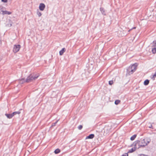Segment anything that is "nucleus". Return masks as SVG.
Instances as JSON below:
<instances>
[{"instance_id":"obj_27","label":"nucleus","mask_w":156,"mask_h":156,"mask_svg":"<svg viewBox=\"0 0 156 156\" xmlns=\"http://www.w3.org/2000/svg\"><path fill=\"white\" fill-rule=\"evenodd\" d=\"M57 121L56 122H55V124H56V123H57Z\"/></svg>"},{"instance_id":"obj_12","label":"nucleus","mask_w":156,"mask_h":156,"mask_svg":"<svg viewBox=\"0 0 156 156\" xmlns=\"http://www.w3.org/2000/svg\"><path fill=\"white\" fill-rule=\"evenodd\" d=\"M149 80H145L144 82V85H148L149 83Z\"/></svg>"},{"instance_id":"obj_26","label":"nucleus","mask_w":156,"mask_h":156,"mask_svg":"<svg viewBox=\"0 0 156 156\" xmlns=\"http://www.w3.org/2000/svg\"><path fill=\"white\" fill-rule=\"evenodd\" d=\"M140 156H146V155L143 154H142L140 155Z\"/></svg>"},{"instance_id":"obj_19","label":"nucleus","mask_w":156,"mask_h":156,"mask_svg":"<svg viewBox=\"0 0 156 156\" xmlns=\"http://www.w3.org/2000/svg\"><path fill=\"white\" fill-rule=\"evenodd\" d=\"M82 128H83V126H82L81 125H80L78 126V129L79 130H81Z\"/></svg>"},{"instance_id":"obj_24","label":"nucleus","mask_w":156,"mask_h":156,"mask_svg":"<svg viewBox=\"0 0 156 156\" xmlns=\"http://www.w3.org/2000/svg\"><path fill=\"white\" fill-rule=\"evenodd\" d=\"M156 77V72L153 75V77Z\"/></svg>"},{"instance_id":"obj_2","label":"nucleus","mask_w":156,"mask_h":156,"mask_svg":"<svg viewBox=\"0 0 156 156\" xmlns=\"http://www.w3.org/2000/svg\"><path fill=\"white\" fill-rule=\"evenodd\" d=\"M138 64L137 63L133 64L129 67L128 69V73L129 75L132 74L137 69Z\"/></svg>"},{"instance_id":"obj_9","label":"nucleus","mask_w":156,"mask_h":156,"mask_svg":"<svg viewBox=\"0 0 156 156\" xmlns=\"http://www.w3.org/2000/svg\"><path fill=\"white\" fill-rule=\"evenodd\" d=\"M66 49L65 48H63L61 50L59 51V54L60 55H63V53L65 51Z\"/></svg>"},{"instance_id":"obj_15","label":"nucleus","mask_w":156,"mask_h":156,"mask_svg":"<svg viewBox=\"0 0 156 156\" xmlns=\"http://www.w3.org/2000/svg\"><path fill=\"white\" fill-rule=\"evenodd\" d=\"M136 150V149L134 147V148H132L131 149V150L129 151L128 153H132L135 151Z\"/></svg>"},{"instance_id":"obj_7","label":"nucleus","mask_w":156,"mask_h":156,"mask_svg":"<svg viewBox=\"0 0 156 156\" xmlns=\"http://www.w3.org/2000/svg\"><path fill=\"white\" fill-rule=\"evenodd\" d=\"M45 7V5L44 4L41 3L39 6V8L40 10L43 11Z\"/></svg>"},{"instance_id":"obj_4","label":"nucleus","mask_w":156,"mask_h":156,"mask_svg":"<svg viewBox=\"0 0 156 156\" xmlns=\"http://www.w3.org/2000/svg\"><path fill=\"white\" fill-rule=\"evenodd\" d=\"M20 112H13L11 114H5V115L9 119L12 118L15 115L17 114H20Z\"/></svg>"},{"instance_id":"obj_17","label":"nucleus","mask_w":156,"mask_h":156,"mask_svg":"<svg viewBox=\"0 0 156 156\" xmlns=\"http://www.w3.org/2000/svg\"><path fill=\"white\" fill-rule=\"evenodd\" d=\"M120 102V101L119 100H116L115 101V104L116 105L118 104Z\"/></svg>"},{"instance_id":"obj_22","label":"nucleus","mask_w":156,"mask_h":156,"mask_svg":"<svg viewBox=\"0 0 156 156\" xmlns=\"http://www.w3.org/2000/svg\"><path fill=\"white\" fill-rule=\"evenodd\" d=\"M122 156H128V154L127 153H125L123 154Z\"/></svg>"},{"instance_id":"obj_14","label":"nucleus","mask_w":156,"mask_h":156,"mask_svg":"<svg viewBox=\"0 0 156 156\" xmlns=\"http://www.w3.org/2000/svg\"><path fill=\"white\" fill-rule=\"evenodd\" d=\"M60 150L59 149H57L55 150L54 152L55 154H57L59 153L60 152Z\"/></svg>"},{"instance_id":"obj_21","label":"nucleus","mask_w":156,"mask_h":156,"mask_svg":"<svg viewBox=\"0 0 156 156\" xmlns=\"http://www.w3.org/2000/svg\"><path fill=\"white\" fill-rule=\"evenodd\" d=\"M37 14L39 16H40L41 15V13L39 12H37Z\"/></svg>"},{"instance_id":"obj_23","label":"nucleus","mask_w":156,"mask_h":156,"mask_svg":"<svg viewBox=\"0 0 156 156\" xmlns=\"http://www.w3.org/2000/svg\"><path fill=\"white\" fill-rule=\"evenodd\" d=\"M8 0H2V2H7Z\"/></svg>"},{"instance_id":"obj_10","label":"nucleus","mask_w":156,"mask_h":156,"mask_svg":"<svg viewBox=\"0 0 156 156\" xmlns=\"http://www.w3.org/2000/svg\"><path fill=\"white\" fill-rule=\"evenodd\" d=\"M136 136V135L135 134L132 136L130 138V140H134Z\"/></svg>"},{"instance_id":"obj_16","label":"nucleus","mask_w":156,"mask_h":156,"mask_svg":"<svg viewBox=\"0 0 156 156\" xmlns=\"http://www.w3.org/2000/svg\"><path fill=\"white\" fill-rule=\"evenodd\" d=\"M153 47H156V41H154L153 42Z\"/></svg>"},{"instance_id":"obj_11","label":"nucleus","mask_w":156,"mask_h":156,"mask_svg":"<svg viewBox=\"0 0 156 156\" xmlns=\"http://www.w3.org/2000/svg\"><path fill=\"white\" fill-rule=\"evenodd\" d=\"M3 14H7L10 15L11 14V12H8L7 11H4L3 12Z\"/></svg>"},{"instance_id":"obj_20","label":"nucleus","mask_w":156,"mask_h":156,"mask_svg":"<svg viewBox=\"0 0 156 156\" xmlns=\"http://www.w3.org/2000/svg\"><path fill=\"white\" fill-rule=\"evenodd\" d=\"M24 80L23 79H22L20 80V81L21 82L22 81V83H23L24 82Z\"/></svg>"},{"instance_id":"obj_8","label":"nucleus","mask_w":156,"mask_h":156,"mask_svg":"<svg viewBox=\"0 0 156 156\" xmlns=\"http://www.w3.org/2000/svg\"><path fill=\"white\" fill-rule=\"evenodd\" d=\"M94 136V134H90L89 136H87L86 138V139H93Z\"/></svg>"},{"instance_id":"obj_13","label":"nucleus","mask_w":156,"mask_h":156,"mask_svg":"<svg viewBox=\"0 0 156 156\" xmlns=\"http://www.w3.org/2000/svg\"><path fill=\"white\" fill-rule=\"evenodd\" d=\"M152 51L153 54H155L156 53V47L152 48Z\"/></svg>"},{"instance_id":"obj_25","label":"nucleus","mask_w":156,"mask_h":156,"mask_svg":"<svg viewBox=\"0 0 156 156\" xmlns=\"http://www.w3.org/2000/svg\"><path fill=\"white\" fill-rule=\"evenodd\" d=\"M152 125H151V126H149V127L150 128H152V129H153V128H152Z\"/></svg>"},{"instance_id":"obj_18","label":"nucleus","mask_w":156,"mask_h":156,"mask_svg":"<svg viewBox=\"0 0 156 156\" xmlns=\"http://www.w3.org/2000/svg\"><path fill=\"white\" fill-rule=\"evenodd\" d=\"M113 83V80H111L109 81V84L110 85H112Z\"/></svg>"},{"instance_id":"obj_6","label":"nucleus","mask_w":156,"mask_h":156,"mask_svg":"<svg viewBox=\"0 0 156 156\" xmlns=\"http://www.w3.org/2000/svg\"><path fill=\"white\" fill-rule=\"evenodd\" d=\"M139 144V140L136 141L133 143L132 144V146L133 147H134L136 149L137 148H138L140 147Z\"/></svg>"},{"instance_id":"obj_5","label":"nucleus","mask_w":156,"mask_h":156,"mask_svg":"<svg viewBox=\"0 0 156 156\" xmlns=\"http://www.w3.org/2000/svg\"><path fill=\"white\" fill-rule=\"evenodd\" d=\"M20 48L21 46L20 45H14L13 50V52L15 53L19 51Z\"/></svg>"},{"instance_id":"obj_3","label":"nucleus","mask_w":156,"mask_h":156,"mask_svg":"<svg viewBox=\"0 0 156 156\" xmlns=\"http://www.w3.org/2000/svg\"><path fill=\"white\" fill-rule=\"evenodd\" d=\"M39 76H34V74H30L27 79L26 82H30L35 80L37 79Z\"/></svg>"},{"instance_id":"obj_1","label":"nucleus","mask_w":156,"mask_h":156,"mask_svg":"<svg viewBox=\"0 0 156 156\" xmlns=\"http://www.w3.org/2000/svg\"><path fill=\"white\" fill-rule=\"evenodd\" d=\"M150 141L151 140L149 138H146L143 140H139V144L140 147H144L147 145V144L150 143Z\"/></svg>"}]
</instances>
